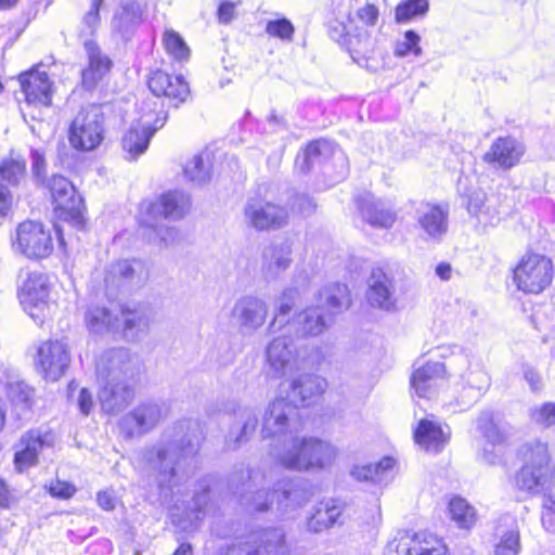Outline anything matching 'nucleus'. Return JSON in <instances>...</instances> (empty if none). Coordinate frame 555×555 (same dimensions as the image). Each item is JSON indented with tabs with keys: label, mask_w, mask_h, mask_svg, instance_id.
Instances as JSON below:
<instances>
[{
	"label": "nucleus",
	"mask_w": 555,
	"mask_h": 555,
	"mask_svg": "<svg viewBox=\"0 0 555 555\" xmlns=\"http://www.w3.org/2000/svg\"><path fill=\"white\" fill-rule=\"evenodd\" d=\"M204 435L197 421L183 420L167 428L159 441L141 451V461L156 483L160 496L173 494L196 468Z\"/></svg>",
	"instance_id": "nucleus-1"
},
{
	"label": "nucleus",
	"mask_w": 555,
	"mask_h": 555,
	"mask_svg": "<svg viewBox=\"0 0 555 555\" xmlns=\"http://www.w3.org/2000/svg\"><path fill=\"white\" fill-rule=\"evenodd\" d=\"M518 457L521 466L515 475L516 488L532 496L552 494L555 488V464L547 443L541 440L527 441L519 448Z\"/></svg>",
	"instance_id": "nucleus-2"
},
{
	"label": "nucleus",
	"mask_w": 555,
	"mask_h": 555,
	"mask_svg": "<svg viewBox=\"0 0 555 555\" xmlns=\"http://www.w3.org/2000/svg\"><path fill=\"white\" fill-rule=\"evenodd\" d=\"M271 456L284 468L297 472L321 470L331 465L337 449L317 437H298L296 434L282 446H274Z\"/></svg>",
	"instance_id": "nucleus-3"
},
{
	"label": "nucleus",
	"mask_w": 555,
	"mask_h": 555,
	"mask_svg": "<svg viewBox=\"0 0 555 555\" xmlns=\"http://www.w3.org/2000/svg\"><path fill=\"white\" fill-rule=\"evenodd\" d=\"M319 305L308 308L288 323L301 336H317L326 327L323 309L330 314H336L349 306L348 288L345 284L335 283L325 286L319 294Z\"/></svg>",
	"instance_id": "nucleus-4"
},
{
	"label": "nucleus",
	"mask_w": 555,
	"mask_h": 555,
	"mask_svg": "<svg viewBox=\"0 0 555 555\" xmlns=\"http://www.w3.org/2000/svg\"><path fill=\"white\" fill-rule=\"evenodd\" d=\"M157 102L154 99H147L141 103L142 115L139 120L133 122L121 140L124 151L129 159H135L143 154L154 133L162 129L168 118L167 112L163 108L157 109Z\"/></svg>",
	"instance_id": "nucleus-5"
},
{
	"label": "nucleus",
	"mask_w": 555,
	"mask_h": 555,
	"mask_svg": "<svg viewBox=\"0 0 555 555\" xmlns=\"http://www.w3.org/2000/svg\"><path fill=\"white\" fill-rule=\"evenodd\" d=\"M301 426L302 421L296 404L287 398H276L264 411L261 434L263 438L272 439L270 447L273 448L284 444Z\"/></svg>",
	"instance_id": "nucleus-6"
},
{
	"label": "nucleus",
	"mask_w": 555,
	"mask_h": 555,
	"mask_svg": "<svg viewBox=\"0 0 555 555\" xmlns=\"http://www.w3.org/2000/svg\"><path fill=\"white\" fill-rule=\"evenodd\" d=\"M231 490L240 495V504L253 512H267L275 499L274 491L271 493L267 487V476L259 469L241 468L230 477Z\"/></svg>",
	"instance_id": "nucleus-7"
},
{
	"label": "nucleus",
	"mask_w": 555,
	"mask_h": 555,
	"mask_svg": "<svg viewBox=\"0 0 555 555\" xmlns=\"http://www.w3.org/2000/svg\"><path fill=\"white\" fill-rule=\"evenodd\" d=\"M218 555H289V546L283 529L267 528L221 546Z\"/></svg>",
	"instance_id": "nucleus-8"
},
{
	"label": "nucleus",
	"mask_w": 555,
	"mask_h": 555,
	"mask_svg": "<svg viewBox=\"0 0 555 555\" xmlns=\"http://www.w3.org/2000/svg\"><path fill=\"white\" fill-rule=\"evenodd\" d=\"M104 114L95 104L82 107L70 122L68 140L78 151H93L104 139Z\"/></svg>",
	"instance_id": "nucleus-9"
},
{
	"label": "nucleus",
	"mask_w": 555,
	"mask_h": 555,
	"mask_svg": "<svg viewBox=\"0 0 555 555\" xmlns=\"http://www.w3.org/2000/svg\"><path fill=\"white\" fill-rule=\"evenodd\" d=\"M552 259L538 253H527L514 269V282L519 291L540 294L553 281Z\"/></svg>",
	"instance_id": "nucleus-10"
},
{
	"label": "nucleus",
	"mask_w": 555,
	"mask_h": 555,
	"mask_svg": "<svg viewBox=\"0 0 555 555\" xmlns=\"http://www.w3.org/2000/svg\"><path fill=\"white\" fill-rule=\"evenodd\" d=\"M51 194L55 209L76 229L85 225L83 199L75 190L73 183L63 176L53 175L43 184Z\"/></svg>",
	"instance_id": "nucleus-11"
},
{
	"label": "nucleus",
	"mask_w": 555,
	"mask_h": 555,
	"mask_svg": "<svg viewBox=\"0 0 555 555\" xmlns=\"http://www.w3.org/2000/svg\"><path fill=\"white\" fill-rule=\"evenodd\" d=\"M140 371L138 359L126 348H113L104 351L96 360L98 383L130 380Z\"/></svg>",
	"instance_id": "nucleus-12"
},
{
	"label": "nucleus",
	"mask_w": 555,
	"mask_h": 555,
	"mask_svg": "<svg viewBox=\"0 0 555 555\" xmlns=\"http://www.w3.org/2000/svg\"><path fill=\"white\" fill-rule=\"evenodd\" d=\"M49 281L41 272H29L23 282L18 298L26 313L37 323L42 324L49 313Z\"/></svg>",
	"instance_id": "nucleus-13"
},
{
	"label": "nucleus",
	"mask_w": 555,
	"mask_h": 555,
	"mask_svg": "<svg viewBox=\"0 0 555 555\" xmlns=\"http://www.w3.org/2000/svg\"><path fill=\"white\" fill-rule=\"evenodd\" d=\"M165 416L164 409L156 401H144L126 413L118 427L127 439L139 438L153 430Z\"/></svg>",
	"instance_id": "nucleus-14"
},
{
	"label": "nucleus",
	"mask_w": 555,
	"mask_h": 555,
	"mask_svg": "<svg viewBox=\"0 0 555 555\" xmlns=\"http://www.w3.org/2000/svg\"><path fill=\"white\" fill-rule=\"evenodd\" d=\"M13 247L30 259L48 257L53 250L51 232L40 222H22L16 230Z\"/></svg>",
	"instance_id": "nucleus-15"
},
{
	"label": "nucleus",
	"mask_w": 555,
	"mask_h": 555,
	"mask_svg": "<svg viewBox=\"0 0 555 555\" xmlns=\"http://www.w3.org/2000/svg\"><path fill=\"white\" fill-rule=\"evenodd\" d=\"M246 223L257 231H272L286 225L288 211L285 207L260 198H250L244 208Z\"/></svg>",
	"instance_id": "nucleus-16"
},
{
	"label": "nucleus",
	"mask_w": 555,
	"mask_h": 555,
	"mask_svg": "<svg viewBox=\"0 0 555 555\" xmlns=\"http://www.w3.org/2000/svg\"><path fill=\"white\" fill-rule=\"evenodd\" d=\"M288 332L283 331L266 348L267 363L274 377H283L299 370L296 346L294 339L287 335Z\"/></svg>",
	"instance_id": "nucleus-17"
},
{
	"label": "nucleus",
	"mask_w": 555,
	"mask_h": 555,
	"mask_svg": "<svg viewBox=\"0 0 555 555\" xmlns=\"http://www.w3.org/2000/svg\"><path fill=\"white\" fill-rule=\"evenodd\" d=\"M414 219L425 240L440 242L448 232L449 210L441 205L420 203Z\"/></svg>",
	"instance_id": "nucleus-18"
},
{
	"label": "nucleus",
	"mask_w": 555,
	"mask_h": 555,
	"mask_svg": "<svg viewBox=\"0 0 555 555\" xmlns=\"http://www.w3.org/2000/svg\"><path fill=\"white\" fill-rule=\"evenodd\" d=\"M526 153V146L514 137L496 138L482 160L494 169L509 170L517 166Z\"/></svg>",
	"instance_id": "nucleus-19"
},
{
	"label": "nucleus",
	"mask_w": 555,
	"mask_h": 555,
	"mask_svg": "<svg viewBox=\"0 0 555 555\" xmlns=\"http://www.w3.org/2000/svg\"><path fill=\"white\" fill-rule=\"evenodd\" d=\"M69 362L67 347L60 340H47L38 348L36 364L46 379L57 380L65 373Z\"/></svg>",
	"instance_id": "nucleus-20"
},
{
	"label": "nucleus",
	"mask_w": 555,
	"mask_h": 555,
	"mask_svg": "<svg viewBox=\"0 0 555 555\" xmlns=\"http://www.w3.org/2000/svg\"><path fill=\"white\" fill-rule=\"evenodd\" d=\"M232 317L236 321L241 333L251 334L264 324L268 317V306L264 300L258 297L244 296L235 302Z\"/></svg>",
	"instance_id": "nucleus-21"
},
{
	"label": "nucleus",
	"mask_w": 555,
	"mask_h": 555,
	"mask_svg": "<svg viewBox=\"0 0 555 555\" xmlns=\"http://www.w3.org/2000/svg\"><path fill=\"white\" fill-rule=\"evenodd\" d=\"M366 298L372 307L395 311L397 298L395 296L393 279L382 269H373L367 281Z\"/></svg>",
	"instance_id": "nucleus-22"
},
{
	"label": "nucleus",
	"mask_w": 555,
	"mask_h": 555,
	"mask_svg": "<svg viewBox=\"0 0 555 555\" xmlns=\"http://www.w3.org/2000/svg\"><path fill=\"white\" fill-rule=\"evenodd\" d=\"M257 425L258 418L254 409L237 405V408L233 410V420L225 435V448L228 450L241 448L255 434Z\"/></svg>",
	"instance_id": "nucleus-23"
},
{
	"label": "nucleus",
	"mask_w": 555,
	"mask_h": 555,
	"mask_svg": "<svg viewBox=\"0 0 555 555\" xmlns=\"http://www.w3.org/2000/svg\"><path fill=\"white\" fill-rule=\"evenodd\" d=\"M142 272L143 264L138 260H119L112 263L104 276L108 296H114L134 282H140Z\"/></svg>",
	"instance_id": "nucleus-24"
},
{
	"label": "nucleus",
	"mask_w": 555,
	"mask_h": 555,
	"mask_svg": "<svg viewBox=\"0 0 555 555\" xmlns=\"http://www.w3.org/2000/svg\"><path fill=\"white\" fill-rule=\"evenodd\" d=\"M129 380H115L99 384L98 398L102 410L107 414H117L126 409L134 398V389Z\"/></svg>",
	"instance_id": "nucleus-25"
},
{
	"label": "nucleus",
	"mask_w": 555,
	"mask_h": 555,
	"mask_svg": "<svg viewBox=\"0 0 555 555\" xmlns=\"http://www.w3.org/2000/svg\"><path fill=\"white\" fill-rule=\"evenodd\" d=\"M149 88L156 98L165 96L175 107H179L190 95L189 85L182 76L171 77L162 70L151 76Z\"/></svg>",
	"instance_id": "nucleus-26"
},
{
	"label": "nucleus",
	"mask_w": 555,
	"mask_h": 555,
	"mask_svg": "<svg viewBox=\"0 0 555 555\" xmlns=\"http://www.w3.org/2000/svg\"><path fill=\"white\" fill-rule=\"evenodd\" d=\"M144 21V10L140 2L128 0L116 9L111 21L112 31L124 41H129Z\"/></svg>",
	"instance_id": "nucleus-27"
},
{
	"label": "nucleus",
	"mask_w": 555,
	"mask_h": 555,
	"mask_svg": "<svg viewBox=\"0 0 555 555\" xmlns=\"http://www.w3.org/2000/svg\"><path fill=\"white\" fill-rule=\"evenodd\" d=\"M292 263V245L288 241H275L267 245L261 255V273L266 280H274Z\"/></svg>",
	"instance_id": "nucleus-28"
},
{
	"label": "nucleus",
	"mask_w": 555,
	"mask_h": 555,
	"mask_svg": "<svg viewBox=\"0 0 555 555\" xmlns=\"http://www.w3.org/2000/svg\"><path fill=\"white\" fill-rule=\"evenodd\" d=\"M278 509L282 513L295 511L305 505L311 492L301 479L280 480L274 485Z\"/></svg>",
	"instance_id": "nucleus-29"
},
{
	"label": "nucleus",
	"mask_w": 555,
	"mask_h": 555,
	"mask_svg": "<svg viewBox=\"0 0 555 555\" xmlns=\"http://www.w3.org/2000/svg\"><path fill=\"white\" fill-rule=\"evenodd\" d=\"M327 387L324 378L313 374H301L289 384L287 399L299 409L310 405Z\"/></svg>",
	"instance_id": "nucleus-30"
},
{
	"label": "nucleus",
	"mask_w": 555,
	"mask_h": 555,
	"mask_svg": "<svg viewBox=\"0 0 555 555\" xmlns=\"http://www.w3.org/2000/svg\"><path fill=\"white\" fill-rule=\"evenodd\" d=\"M493 537L495 540L493 555H518L520 551L519 530L516 519L508 514L498 518Z\"/></svg>",
	"instance_id": "nucleus-31"
},
{
	"label": "nucleus",
	"mask_w": 555,
	"mask_h": 555,
	"mask_svg": "<svg viewBox=\"0 0 555 555\" xmlns=\"http://www.w3.org/2000/svg\"><path fill=\"white\" fill-rule=\"evenodd\" d=\"M51 442L48 434L39 429L26 431L20 439L18 450L14 455V463L18 472L34 466L38 463L39 452Z\"/></svg>",
	"instance_id": "nucleus-32"
},
{
	"label": "nucleus",
	"mask_w": 555,
	"mask_h": 555,
	"mask_svg": "<svg viewBox=\"0 0 555 555\" xmlns=\"http://www.w3.org/2000/svg\"><path fill=\"white\" fill-rule=\"evenodd\" d=\"M22 91L28 104L50 106L52 82L46 72H29L20 76Z\"/></svg>",
	"instance_id": "nucleus-33"
},
{
	"label": "nucleus",
	"mask_w": 555,
	"mask_h": 555,
	"mask_svg": "<svg viewBox=\"0 0 555 555\" xmlns=\"http://www.w3.org/2000/svg\"><path fill=\"white\" fill-rule=\"evenodd\" d=\"M446 367L441 362H426L416 367L411 376V387L420 398H431L444 378Z\"/></svg>",
	"instance_id": "nucleus-34"
},
{
	"label": "nucleus",
	"mask_w": 555,
	"mask_h": 555,
	"mask_svg": "<svg viewBox=\"0 0 555 555\" xmlns=\"http://www.w3.org/2000/svg\"><path fill=\"white\" fill-rule=\"evenodd\" d=\"M450 437L448 426L442 427L441 424L433 418H424L420 421L414 430L415 442L427 452L439 453L447 444Z\"/></svg>",
	"instance_id": "nucleus-35"
},
{
	"label": "nucleus",
	"mask_w": 555,
	"mask_h": 555,
	"mask_svg": "<svg viewBox=\"0 0 555 555\" xmlns=\"http://www.w3.org/2000/svg\"><path fill=\"white\" fill-rule=\"evenodd\" d=\"M85 48L88 53L89 64L81 73L82 86L87 90H92L111 70L112 61L102 53L101 49L93 41H87Z\"/></svg>",
	"instance_id": "nucleus-36"
},
{
	"label": "nucleus",
	"mask_w": 555,
	"mask_h": 555,
	"mask_svg": "<svg viewBox=\"0 0 555 555\" xmlns=\"http://www.w3.org/2000/svg\"><path fill=\"white\" fill-rule=\"evenodd\" d=\"M344 512V505L333 499L323 500L313 506V512L307 520V530L320 533L340 524L339 518Z\"/></svg>",
	"instance_id": "nucleus-37"
},
{
	"label": "nucleus",
	"mask_w": 555,
	"mask_h": 555,
	"mask_svg": "<svg viewBox=\"0 0 555 555\" xmlns=\"http://www.w3.org/2000/svg\"><path fill=\"white\" fill-rule=\"evenodd\" d=\"M363 219L374 228L389 229L393 225L397 212L386 201L366 197L359 204Z\"/></svg>",
	"instance_id": "nucleus-38"
},
{
	"label": "nucleus",
	"mask_w": 555,
	"mask_h": 555,
	"mask_svg": "<svg viewBox=\"0 0 555 555\" xmlns=\"http://www.w3.org/2000/svg\"><path fill=\"white\" fill-rule=\"evenodd\" d=\"M191 208V198L181 191L165 193L159 199L150 205L149 212L163 216L166 219H181Z\"/></svg>",
	"instance_id": "nucleus-39"
},
{
	"label": "nucleus",
	"mask_w": 555,
	"mask_h": 555,
	"mask_svg": "<svg viewBox=\"0 0 555 555\" xmlns=\"http://www.w3.org/2000/svg\"><path fill=\"white\" fill-rule=\"evenodd\" d=\"M395 459L385 456L375 464L353 466L351 476L359 481H371L379 486H386L395 477Z\"/></svg>",
	"instance_id": "nucleus-40"
},
{
	"label": "nucleus",
	"mask_w": 555,
	"mask_h": 555,
	"mask_svg": "<svg viewBox=\"0 0 555 555\" xmlns=\"http://www.w3.org/2000/svg\"><path fill=\"white\" fill-rule=\"evenodd\" d=\"M461 378L463 383L461 402L463 404L476 402L490 387V376L479 365L470 366Z\"/></svg>",
	"instance_id": "nucleus-41"
},
{
	"label": "nucleus",
	"mask_w": 555,
	"mask_h": 555,
	"mask_svg": "<svg viewBox=\"0 0 555 555\" xmlns=\"http://www.w3.org/2000/svg\"><path fill=\"white\" fill-rule=\"evenodd\" d=\"M395 551L401 555H446L448 548L437 535L424 531L414 534V545L412 547L402 546L400 541L396 544Z\"/></svg>",
	"instance_id": "nucleus-42"
},
{
	"label": "nucleus",
	"mask_w": 555,
	"mask_h": 555,
	"mask_svg": "<svg viewBox=\"0 0 555 555\" xmlns=\"http://www.w3.org/2000/svg\"><path fill=\"white\" fill-rule=\"evenodd\" d=\"M332 152L331 143L325 140H317L297 155L295 166L300 172H309L315 166H320L327 159Z\"/></svg>",
	"instance_id": "nucleus-43"
},
{
	"label": "nucleus",
	"mask_w": 555,
	"mask_h": 555,
	"mask_svg": "<svg viewBox=\"0 0 555 555\" xmlns=\"http://www.w3.org/2000/svg\"><path fill=\"white\" fill-rule=\"evenodd\" d=\"M4 387L8 399L14 409L18 411V417H21L22 413L28 412L31 409L34 397V389L31 387L23 380L16 379L15 376L8 377Z\"/></svg>",
	"instance_id": "nucleus-44"
},
{
	"label": "nucleus",
	"mask_w": 555,
	"mask_h": 555,
	"mask_svg": "<svg viewBox=\"0 0 555 555\" xmlns=\"http://www.w3.org/2000/svg\"><path fill=\"white\" fill-rule=\"evenodd\" d=\"M86 323L88 328L96 334L116 332L120 328L119 318L114 317L108 309L99 306L88 309Z\"/></svg>",
	"instance_id": "nucleus-45"
},
{
	"label": "nucleus",
	"mask_w": 555,
	"mask_h": 555,
	"mask_svg": "<svg viewBox=\"0 0 555 555\" xmlns=\"http://www.w3.org/2000/svg\"><path fill=\"white\" fill-rule=\"evenodd\" d=\"M185 178L194 184L202 185L211 178V159L209 153L194 155L183 168Z\"/></svg>",
	"instance_id": "nucleus-46"
},
{
	"label": "nucleus",
	"mask_w": 555,
	"mask_h": 555,
	"mask_svg": "<svg viewBox=\"0 0 555 555\" xmlns=\"http://www.w3.org/2000/svg\"><path fill=\"white\" fill-rule=\"evenodd\" d=\"M120 325L122 324L124 335L128 339H134L139 333L149 327V317L141 307L130 309L128 307L121 309Z\"/></svg>",
	"instance_id": "nucleus-47"
},
{
	"label": "nucleus",
	"mask_w": 555,
	"mask_h": 555,
	"mask_svg": "<svg viewBox=\"0 0 555 555\" xmlns=\"http://www.w3.org/2000/svg\"><path fill=\"white\" fill-rule=\"evenodd\" d=\"M297 296L298 291L296 288H287L283 292L279 299L280 302L274 319L269 324V332L274 333L276 330L291 331L292 326L288 323H292V321L287 320V315L292 311Z\"/></svg>",
	"instance_id": "nucleus-48"
},
{
	"label": "nucleus",
	"mask_w": 555,
	"mask_h": 555,
	"mask_svg": "<svg viewBox=\"0 0 555 555\" xmlns=\"http://www.w3.org/2000/svg\"><path fill=\"white\" fill-rule=\"evenodd\" d=\"M0 178L9 186L17 188L26 178V160L20 155L2 159L0 162Z\"/></svg>",
	"instance_id": "nucleus-49"
},
{
	"label": "nucleus",
	"mask_w": 555,
	"mask_h": 555,
	"mask_svg": "<svg viewBox=\"0 0 555 555\" xmlns=\"http://www.w3.org/2000/svg\"><path fill=\"white\" fill-rule=\"evenodd\" d=\"M451 518L460 528L469 529L476 522L475 508L463 498L455 496L449 503Z\"/></svg>",
	"instance_id": "nucleus-50"
},
{
	"label": "nucleus",
	"mask_w": 555,
	"mask_h": 555,
	"mask_svg": "<svg viewBox=\"0 0 555 555\" xmlns=\"http://www.w3.org/2000/svg\"><path fill=\"white\" fill-rule=\"evenodd\" d=\"M428 10V0H404L395 9V21L397 24H406L416 17L425 16Z\"/></svg>",
	"instance_id": "nucleus-51"
},
{
	"label": "nucleus",
	"mask_w": 555,
	"mask_h": 555,
	"mask_svg": "<svg viewBox=\"0 0 555 555\" xmlns=\"http://www.w3.org/2000/svg\"><path fill=\"white\" fill-rule=\"evenodd\" d=\"M163 44L166 52L176 61H188L191 50L184 39L173 29H166L163 35Z\"/></svg>",
	"instance_id": "nucleus-52"
},
{
	"label": "nucleus",
	"mask_w": 555,
	"mask_h": 555,
	"mask_svg": "<svg viewBox=\"0 0 555 555\" xmlns=\"http://www.w3.org/2000/svg\"><path fill=\"white\" fill-rule=\"evenodd\" d=\"M212 482L211 476H205L197 482V489L193 495V508L191 514L193 515L194 520L202 519L208 507V503L210 501L209 491Z\"/></svg>",
	"instance_id": "nucleus-53"
},
{
	"label": "nucleus",
	"mask_w": 555,
	"mask_h": 555,
	"mask_svg": "<svg viewBox=\"0 0 555 555\" xmlns=\"http://www.w3.org/2000/svg\"><path fill=\"white\" fill-rule=\"evenodd\" d=\"M421 37L412 29L404 33L402 39L396 42L393 53L398 57H404L408 55L420 56L422 55V48L420 46Z\"/></svg>",
	"instance_id": "nucleus-54"
},
{
	"label": "nucleus",
	"mask_w": 555,
	"mask_h": 555,
	"mask_svg": "<svg viewBox=\"0 0 555 555\" xmlns=\"http://www.w3.org/2000/svg\"><path fill=\"white\" fill-rule=\"evenodd\" d=\"M266 33L270 37L279 38L282 41L291 42L294 38L295 27L286 17L268 21Z\"/></svg>",
	"instance_id": "nucleus-55"
},
{
	"label": "nucleus",
	"mask_w": 555,
	"mask_h": 555,
	"mask_svg": "<svg viewBox=\"0 0 555 555\" xmlns=\"http://www.w3.org/2000/svg\"><path fill=\"white\" fill-rule=\"evenodd\" d=\"M477 427L488 442L493 446L499 444L504 440L503 434L494 423L492 414L489 412H485L479 416Z\"/></svg>",
	"instance_id": "nucleus-56"
},
{
	"label": "nucleus",
	"mask_w": 555,
	"mask_h": 555,
	"mask_svg": "<svg viewBox=\"0 0 555 555\" xmlns=\"http://www.w3.org/2000/svg\"><path fill=\"white\" fill-rule=\"evenodd\" d=\"M103 3L104 0L91 1V7L81 21L80 36H91L96 31L101 23L100 9Z\"/></svg>",
	"instance_id": "nucleus-57"
},
{
	"label": "nucleus",
	"mask_w": 555,
	"mask_h": 555,
	"mask_svg": "<svg viewBox=\"0 0 555 555\" xmlns=\"http://www.w3.org/2000/svg\"><path fill=\"white\" fill-rule=\"evenodd\" d=\"M530 418L539 426H553L555 424V403L546 402L541 405L533 406L530 410Z\"/></svg>",
	"instance_id": "nucleus-58"
},
{
	"label": "nucleus",
	"mask_w": 555,
	"mask_h": 555,
	"mask_svg": "<svg viewBox=\"0 0 555 555\" xmlns=\"http://www.w3.org/2000/svg\"><path fill=\"white\" fill-rule=\"evenodd\" d=\"M29 158L31 163V175L34 181L38 185L44 184L47 180V160L43 151L38 149H30Z\"/></svg>",
	"instance_id": "nucleus-59"
},
{
	"label": "nucleus",
	"mask_w": 555,
	"mask_h": 555,
	"mask_svg": "<svg viewBox=\"0 0 555 555\" xmlns=\"http://www.w3.org/2000/svg\"><path fill=\"white\" fill-rule=\"evenodd\" d=\"M487 195L483 191H474L467 202V209L472 216L477 217L482 221V216L489 214V208L486 207ZM486 222V220H483Z\"/></svg>",
	"instance_id": "nucleus-60"
},
{
	"label": "nucleus",
	"mask_w": 555,
	"mask_h": 555,
	"mask_svg": "<svg viewBox=\"0 0 555 555\" xmlns=\"http://www.w3.org/2000/svg\"><path fill=\"white\" fill-rule=\"evenodd\" d=\"M541 521L546 531L555 533V496L552 494L544 496Z\"/></svg>",
	"instance_id": "nucleus-61"
},
{
	"label": "nucleus",
	"mask_w": 555,
	"mask_h": 555,
	"mask_svg": "<svg viewBox=\"0 0 555 555\" xmlns=\"http://www.w3.org/2000/svg\"><path fill=\"white\" fill-rule=\"evenodd\" d=\"M328 36L336 42L341 43L346 40L348 29L343 18L334 17L326 24Z\"/></svg>",
	"instance_id": "nucleus-62"
},
{
	"label": "nucleus",
	"mask_w": 555,
	"mask_h": 555,
	"mask_svg": "<svg viewBox=\"0 0 555 555\" xmlns=\"http://www.w3.org/2000/svg\"><path fill=\"white\" fill-rule=\"evenodd\" d=\"M48 491L53 498L67 500L76 493V487L70 482L56 480L50 483Z\"/></svg>",
	"instance_id": "nucleus-63"
},
{
	"label": "nucleus",
	"mask_w": 555,
	"mask_h": 555,
	"mask_svg": "<svg viewBox=\"0 0 555 555\" xmlns=\"http://www.w3.org/2000/svg\"><path fill=\"white\" fill-rule=\"evenodd\" d=\"M358 18L366 26H375L379 17V10L372 3H366L357 11Z\"/></svg>",
	"instance_id": "nucleus-64"
}]
</instances>
